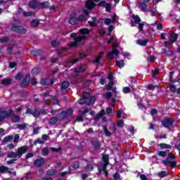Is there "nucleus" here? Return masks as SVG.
Returning a JSON list of instances; mask_svg holds the SVG:
<instances>
[{
	"label": "nucleus",
	"mask_w": 180,
	"mask_h": 180,
	"mask_svg": "<svg viewBox=\"0 0 180 180\" xmlns=\"http://www.w3.org/2000/svg\"><path fill=\"white\" fill-rule=\"evenodd\" d=\"M82 13L78 18H77V13L75 12L72 13L70 15V18L69 19V23L70 25H77L78 22H82L84 20H86L88 19V15H89V12L88 10L83 9L82 10Z\"/></svg>",
	"instance_id": "obj_1"
},
{
	"label": "nucleus",
	"mask_w": 180,
	"mask_h": 180,
	"mask_svg": "<svg viewBox=\"0 0 180 180\" xmlns=\"http://www.w3.org/2000/svg\"><path fill=\"white\" fill-rule=\"evenodd\" d=\"M80 35L79 37H77L76 33H72L70 34L71 37H73L75 39V41L73 42H71L70 44V47H75L81 40H84V39L86 38V35L89 33V30L86 28H83L79 30Z\"/></svg>",
	"instance_id": "obj_2"
},
{
	"label": "nucleus",
	"mask_w": 180,
	"mask_h": 180,
	"mask_svg": "<svg viewBox=\"0 0 180 180\" xmlns=\"http://www.w3.org/2000/svg\"><path fill=\"white\" fill-rule=\"evenodd\" d=\"M103 164L98 167V172L101 174L102 171L104 172L105 176H108V171L106 167L109 165V155H103Z\"/></svg>",
	"instance_id": "obj_3"
},
{
	"label": "nucleus",
	"mask_w": 180,
	"mask_h": 180,
	"mask_svg": "<svg viewBox=\"0 0 180 180\" xmlns=\"http://www.w3.org/2000/svg\"><path fill=\"white\" fill-rule=\"evenodd\" d=\"M82 96H83V98H80L78 101L79 105H84V103H88V101L91 97V94L88 92H84Z\"/></svg>",
	"instance_id": "obj_4"
},
{
	"label": "nucleus",
	"mask_w": 180,
	"mask_h": 180,
	"mask_svg": "<svg viewBox=\"0 0 180 180\" xmlns=\"http://www.w3.org/2000/svg\"><path fill=\"white\" fill-rule=\"evenodd\" d=\"M117 47H119V44L115 43L112 45V52L108 54V58L112 59L115 57V56H117V54H119V51L116 49Z\"/></svg>",
	"instance_id": "obj_5"
},
{
	"label": "nucleus",
	"mask_w": 180,
	"mask_h": 180,
	"mask_svg": "<svg viewBox=\"0 0 180 180\" xmlns=\"http://www.w3.org/2000/svg\"><path fill=\"white\" fill-rule=\"evenodd\" d=\"M29 82H30L32 85H34V84H37L36 79L32 78L30 80V75H28L26 76L25 80L21 83L20 86L23 87L25 86V85H27V84H29Z\"/></svg>",
	"instance_id": "obj_6"
},
{
	"label": "nucleus",
	"mask_w": 180,
	"mask_h": 180,
	"mask_svg": "<svg viewBox=\"0 0 180 180\" xmlns=\"http://www.w3.org/2000/svg\"><path fill=\"white\" fill-rule=\"evenodd\" d=\"M162 124L164 126V127H166L167 129H169V130L171 129L172 126L174 124V120L171 118H168L162 122Z\"/></svg>",
	"instance_id": "obj_7"
},
{
	"label": "nucleus",
	"mask_w": 180,
	"mask_h": 180,
	"mask_svg": "<svg viewBox=\"0 0 180 180\" xmlns=\"http://www.w3.org/2000/svg\"><path fill=\"white\" fill-rule=\"evenodd\" d=\"M27 150H29V146H20L17 150V154H18L19 158L23 155V154H25V153L27 152Z\"/></svg>",
	"instance_id": "obj_8"
},
{
	"label": "nucleus",
	"mask_w": 180,
	"mask_h": 180,
	"mask_svg": "<svg viewBox=\"0 0 180 180\" xmlns=\"http://www.w3.org/2000/svg\"><path fill=\"white\" fill-rule=\"evenodd\" d=\"M72 115V109H69L66 111H63L59 115L58 118L63 120L67 117V116H71Z\"/></svg>",
	"instance_id": "obj_9"
},
{
	"label": "nucleus",
	"mask_w": 180,
	"mask_h": 180,
	"mask_svg": "<svg viewBox=\"0 0 180 180\" xmlns=\"http://www.w3.org/2000/svg\"><path fill=\"white\" fill-rule=\"evenodd\" d=\"M162 164L166 166L170 165V167H172L173 168L176 167V162L175 160H172L171 159H166L162 160Z\"/></svg>",
	"instance_id": "obj_10"
},
{
	"label": "nucleus",
	"mask_w": 180,
	"mask_h": 180,
	"mask_svg": "<svg viewBox=\"0 0 180 180\" xmlns=\"http://www.w3.org/2000/svg\"><path fill=\"white\" fill-rule=\"evenodd\" d=\"M98 6H104V8H105L106 12H110V10L112 9V4L106 3L105 1H103L98 3Z\"/></svg>",
	"instance_id": "obj_11"
},
{
	"label": "nucleus",
	"mask_w": 180,
	"mask_h": 180,
	"mask_svg": "<svg viewBox=\"0 0 180 180\" xmlns=\"http://www.w3.org/2000/svg\"><path fill=\"white\" fill-rule=\"evenodd\" d=\"M93 1L94 2H99V1L101 0H93ZM94 1H92V0H87L86 1V8L87 9H92L93 8H95V6H96V4H95Z\"/></svg>",
	"instance_id": "obj_12"
},
{
	"label": "nucleus",
	"mask_w": 180,
	"mask_h": 180,
	"mask_svg": "<svg viewBox=\"0 0 180 180\" xmlns=\"http://www.w3.org/2000/svg\"><path fill=\"white\" fill-rule=\"evenodd\" d=\"M12 113H13V110H11L9 111V112H6V111H3L1 112L0 115V122H2L4 120V119H6V117H9V116H11V115H12Z\"/></svg>",
	"instance_id": "obj_13"
},
{
	"label": "nucleus",
	"mask_w": 180,
	"mask_h": 180,
	"mask_svg": "<svg viewBox=\"0 0 180 180\" xmlns=\"http://www.w3.org/2000/svg\"><path fill=\"white\" fill-rule=\"evenodd\" d=\"M11 30L13 32H17L18 33H26V30H25V28L21 26H13L11 27Z\"/></svg>",
	"instance_id": "obj_14"
},
{
	"label": "nucleus",
	"mask_w": 180,
	"mask_h": 180,
	"mask_svg": "<svg viewBox=\"0 0 180 180\" xmlns=\"http://www.w3.org/2000/svg\"><path fill=\"white\" fill-rule=\"evenodd\" d=\"M41 85H52L54 82L50 79H43L41 80Z\"/></svg>",
	"instance_id": "obj_15"
},
{
	"label": "nucleus",
	"mask_w": 180,
	"mask_h": 180,
	"mask_svg": "<svg viewBox=\"0 0 180 180\" xmlns=\"http://www.w3.org/2000/svg\"><path fill=\"white\" fill-rule=\"evenodd\" d=\"M43 164H44V158H43L37 159L34 161L35 167H41V165H43Z\"/></svg>",
	"instance_id": "obj_16"
},
{
	"label": "nucleus",
	"mask_w": 180,
	"mask_h": 180,
	"mask_svg": "<svg viewBox=\"0 0 180 180\" xmlns=\"http://www.w3.org/2000/svg\"><path fill=\"white\" fill-rule=\"evenodd\" d=\"M169 39L170 41H172V43H174V41H176V39H178V34L175 33L169 34Z\"/></svg>",
	"instance_id": "obj_17"
},
{
	"label": "nucleus",
	"mask_w": 180,
	"mask_h": 180,
	"mask_svg": "<svg viewBox=\"0 0 180 180\" xmlns=\"http://www.w3.org/2000/svg\"><path fill=\"white\" fill-rule=\"evenodd\" d=\"M137 5L139 6V9L143 11L147 9V4L145 2H137Z\"/></svg>",
	"instance_id": "obj_18"
},
{
	"label": "nucleus",
	"mask_w": 180,
	"mask_h": 180,
	"mask_svg": "<svg viewBox=\"0 0 180 180\" xmlns=\"http://www.w3.org/2000/svg\"><path fill=\"white\" fill-rule=\"evenodd\" d=\"M30 8H32V9H36L37 8H40V3L37 1H31L30 3Z\"/></svg>",
	"instance_id": "obj_19"
},
{
	"label": "nucleus",
	"mask_w": 180,
	"mask_h": 180,
	"mask_svg": "<svg viewBox=\"0 0 180 180\" xmlns=\"http://www.w3.org/2000/svg\"><path fill=\"white\" fill-rule=\"evenodd\" d=\"M26 113H28L29 115H33L34 117H39V115H40L39 111H35L33 112V111L29 108L27 110Z\"/></svg>",
	"instance_id": "obj_20"
},
{
	"label": "nucleus",
	"mask_w": 180,
	"mask_h": 180,
	"mask_svg": "<svg viewBox=\"0 0 180 180\" xmlns=\"http://www.w3.org/2000/svg\"><path fill=\"white\" fill-rule=\"evenodd\" d=\"M111 105L112 107H108L105 110L107 115H110V113H112V111L113 110V106H115V98H112Z\"/></svg>",
	"instance_id": "obj_21"
},
{
	"label": "nucleus",
	"mask_w": 180,
	"mask_h": 180,
	"mask_svg": "<svg viewBox=\"0 0 180 180\" xmlns=\"http://www.w3.org/2000/svg\"><path fill=\"white\" fill-rule=\"evenodd\" d=\"M147 43H148V39H138L137 44L139 46H146Z\"/></svg>",
	"instance_id": "obj_22"
},
{
	"label": "nucleus",
	"mask_w": 180,
	"mask_h": 180,
	"mask_svg": "<svg viewBox=\"0 0 180 180\" xmlns=\"http://www.w3.org/2000/svg\"><path fill=\"white\" fill-rule=\"evenodd\" d=\"M86 69V65L80 66L75 69V72H84V71H85Z\"/></svg>",
	"instance_id": "obj_23"
},
{
	"label": "nucleus",
	"mask_w": 180,
	"mask_h": 180,
	"mask_svg": "<svg viewBox=\"0 0 180 180\" xmlns=\"http://www.w3.org/2000/svg\"><path fill=\"white\" fill-rule=\"evenodd\" d=\"M47 175H56V174H57V171L56 170V169H50L46 172Z\"/></svg>",
	"instance_id": "obj_24"
},
{
	"label": "nucleus",
	"mask_w": 180,
	"mask_h": 180,
	"mask_svg": "<svg viewBox=\"0 0 180 180\" xmlns=\"http://www.w3.org/2000/svg\"><path fill=\"white\" fill-rule=\"evenodd\" d=\"M8 158H17V157H19V155L18 153L11 152L8 155Z\"/></svg>",
	"instance_id": "obj_25"
},
{
	"label": "nucleus",
	"mask_w": 180,
	"mask_h": 180,
	"mask_svg": "<svg viewBox=\"0 0 180 180\" xmlns=\"http://www.w3.org/2000/svg\"><path fill=\"white\" fill-rule=\"evenodd\" d=\"M39 72H40V69L39 68H34L31 72L32 75H38Z\"/></svg>",
	"instance_id": "obj_26"
},
{
	"label": "nucleus",
	"mask_w": 180,
	"mask_h": 180,
	"mask_svg": "<svg viewBox=\"0 0 180 180\" xmlns=\"http://www.w3.org/2000/svg\"><path fill=\"white\" fill-rule=\"evenodd\" d=\"M68 86H70V82H63L62 83V91H65V89H67V88H68Z\"/></svg>",
	"instance_id": "obj_27"
},
{
	"label": "nucleus",
	"mask_w": 180,
	"mask_h": 180,
	"mask_svg": "<svg viewBox=\"0 0 180 180\" xmlns=\"http://www.w3.org/2000/svg\"><path fill=\"white\" fill-rule=\"evenodd\" d=\"M116 65H117L119 68H122V67H124V62L122 60H116Z\"/></svg>",
	"instance_id": "obj_28"
},
{
	"label": "nucleus",
	"mask_w": 180,
	"mask_h": 180,
	"mask_svg": "<svg viewBox=\"0 0 180 180\" xmlns=\"http://www.w3.org/2000/svg\"><path fill=\"white\" fill-rule=\"evenodd\" d=\"M159 146L160 147V148L164 149V148H172V146H171V145H168L167 143H160L159 145Z\"/></svg>",
	"instance_id": "obj_29"
},
{
	"label": "nucleus",
	"mask_w": 180,
	"mask_h": 180,
	"mask_svg": "<svg viewBox=\"0 0 180 180\" xmlns=\"http://www.w3.org/2000/svg\"><path fill=\"white\" fill-rule=\"evenodd\" d=\"M8 169H9L7 167H6V166L0 167V172L1 174H5V172H8Z\"/></svg>",
	"instance_id": "obj_30"
},
{
	"label": "nucleus",
	"mask_w": 180,
	"mask_h": 180,
	"mask_svg": "<svg viewBox=\"0 0 180 180\" xmlns=\"http://www.w3.org/2000/svg\"><path fill=\"white\" fill-rule=\"evenodd\" d=\"M167 175H168V174L165 171L160 172L158 174V176L160 178H165V176H167Z\"/></svg>",
	"instance_id": "obj_31"
},
{
	"label": "nucleus",
	"mask_w": 180,
	"mask_h": 180,
	"mask_svg": "<svg viewBox=\"0 0 180 180\" xmlns=\"http://www.w3.org/2000/svg\"><path fill=\"white\" fill-rule=\"evenodd\" d=\"M39 6H41V8H49V6H50V3L46 1L41 4H39Z\"/></svg>",
	"instance_id": "obj_32"
},
{
	"label": "nucleus",
	"mask_w": 180,
	"mask_h": 180,
	"mask_svg": "<svg viewBox=\"0 0 180 180\" xmlns=\"http://www.w3.org/2000/svg\"><path fill=\"white\" fill-rule=\"evenodd\" d=\"M31 26H32V27H37V26H39V20H32L31 22Z\"/></svg>",
	"instance_id": "obj_33"
},
{
	"label": "nucleus",
	"mask_w": 180,
	"mask_h": 180,
	"mask_svg": "<svg viewBox=\"0 0 180 180\" xmlns=\"http://www.w3.org/2000/svg\"><path fill=\"white\" fill-rule=\"evenodd\" d=\"M12 140H13V136L12 135L7 136L4 138L5 143H8V141H11Z\"/></svg>",
	"instance_id": "obj_34"
},
{
	"label": "nucleus",
	"mask_w": 180,
	"mask_h": 180,
	"mask_svg": "<svg viewBox=\"0 0 180 180\" xmlns=\"http://www.w3.org/2000/svg\"><path fill=\"white\" fill-rule=\"evenodd\" d=\"M20 120V118L18 115H13L12 117V122L14 123H17V122H19Z\"/></svg>",
	"instance_id": "obj_35"
},
{
	"label": "nucleus",
	"mask_w": 180,
	"mask_h": 180,
	"mask_svg": "<svg viewBox=\"0 0 180 180\" xmlns=\"http://www.w3.org/2000/svg\"><path fill=\"white\" fill-rule=\"evenodd\" d=\"M103 129H104L105 136H108V137H110V136H112V132L109 131V130L106 127H104Z\"/></svg>",
	"instance_id": "obj_36"
},
{
	"label": "nucleus",
	"mask_w": 180,
	"mask_h": 180,
	"mask_svg": "<svg viewBox=\"0 0 180 180\" xmlns=\"http://www.w3.org/2000/svg\"><path fill=\"white\" fill-rule=\"evenodd\" d=\"M93 20L92 21H89V25L91 26H96V18H92Z\"/></svg>",
	"instance_id": "obj_37"
},
{
	"label": "nucleus",
	"mask_w": 180,
	"mask_h": 180,
	"mask_svg": "<svg viewBox=\"0 0 180 180\" xmlns=\"http://www.w3.org/2000/svg\"><path fill=\"white\" fill-rule=\"evenodd\" d=\"M158 155L160 157H162L163 158H165V157H167V152L161 151V150L158 153Z\"/></svg>",
	"instance_id": "obj_38"
},
{
	"label": "nucleus",
	"mask_w": 180,
	"mask_h": 180,
	"mask_svg": "<svg viewBox=\"0 0 180 180\" xmlns=\"http://www.w3.org/2000/svg\"><path fill=\"white\" fill-rule=\"evenodd\" d=\"M102 56H103V52H101L99 55L96 58L95 63H99L101 58H102Z\"/></svg>",
	"instance_id": "obj_39"
},
{
	"label": "nucleus",
	"mask_w": 180,
	"mask_h": 180,
	"mask_svg": "<svg viewBox=\"0 0 180 180\" xmlns=\"http://www.w3.org/2000/svg\"><path fill=\"white\" fill-rule=\"evenodd\" d=\"M150 12H151L152 16H157V15H158V16H160V13H158V11H157V10H155V8L152 9L150 11Z\"/></svg>",
	"instance_id": "obj_40"
},
{
	"label": "nucleus",
	"mask_w": 180,
	"mask_h": 180,
	"mask_svg": "<svg viewBox=\"0 0 180 180\" xmlns=\"http://www.w3.org/2000/svg\"><path fill=\"white\" fill-rule=\"evenodd\" d=\"M105 110H102L96 117V119H99L100 117H102L105 115Z\"/></svg>",
	"instance_id": "obj_41"
},
{
	"label": "nucleus",
	"mask_w": 180,
	"mask_h": 180,
	"mask_svg": "<svg viewBox=\"0 0 180 180\" xmlns=\"http://www.w3.org/2000/svg\"><path fill=\"white\" fill-rule=\"evenodd\" d=\"M58 122V120L56 117H53L49 120L50 124H56Z\"/></svg>",
	"instance_id": "obj_42"
},
{
	"label": "nucleus",
	"mask_w": 180,
	"mask_h": 180,
	"mask_svg": "<svg viewBox=\"0 0 180 180\" xmlns=\"http://www.w3.org/2000/svg\"><path fill=\"white\" fill-rule=\"evenodd\" d=\"M11 79H4L2 81V84L3 85H9V84H11Z\"/></svg>",
	"instance_id": "obj_43"
},
{
	"label": "nucleus",
	"mask_w": 180,
	"mask_h": 180,
	"mask_svg": "<svg viewBox=\"0 0 180 180\" xmlns=\"http://www.w3.org/2000/svg\"><path fill=\"white\" fill-rule=\"evenodd\" d=\"M167 155H168V159L169 160H172L174 161L175 160V158H176L175 155L172 154V153H169L167 154Z\"/></svg>",
	"instance_id": "obj_44"
},
{
	"label": "nucleus",
	"mask_w": 180,
	"mask_h": 180,
	"mask_svg": "<svg viewBox=\"0 0 180 180\" xmlns=\"http://www.w3.org/2000/svg\"><path fill=\"white\" fill-rule=\"evenodd\" d=\"M19 139H20V136L19 134H15L13 139V143H19Z\"/></svg>",
	"instance_id": "obj_45"
},
{
	"label": "nucleus",
	"mask_w": 180,
	"mask_h": 180,
	"mask_svg": "<svg viewBox=\"0 0 180 180\" xmlns=\"http://www.w3.org/2000/svg\"><path fill=\"white\" fill-rule=\"evenodd\" d=\"M95 103V96H91L90 98L89 102L87 103L88 105H94Z\"/></svg>",
	"instance_id": "obj_46"
},
{
	"label": "nucleus",
	"mask_w": 180,
	"mask_h": 180,
	"mask_svg": "<svg viewBox=\"0 0 180 180\" xmlns=\"http://www.w3.org/2000/svg\"><path fill=\"white\" fill-rule=\"evenodd\" d=\"M132 19H134V22H141L140 17H139V15H133Z\"/></svg>",
	"instance_id": "obj_47"
},
{
	"label": "nucleus",
	"mask_w": 180,
	"mask_h": 180,
	"mask_svg": "<svg viewBox=\"0 0 180 180\" xmlns=\"http://www.w3.org/2000/svg\"><path fill=\"white\" fill-rule=\"evenodd\" d=\"M72 167L74 169H78V168H79V163L78 162H76L75 163L72 164Z\"/></svg>",
	"instance_id": "obj_48"
},
{
	"label": "nucleus",
	"mask_w": 180,
	"mask_h": 180,
	"mask_svg": "<svg viewBox=\"0 0 180 180\" xmlns=\"http://www.w3.org/2000/svg\"><path fill=\"white\" fill-rule=\"evenodd\" d=\"M42 155H44V156L49 155V149L47 148H44L42 150Z\"/></svg>",
	"instance_id": "obj_49"
},
{
	"label": "nucleus",
	"mask_w": 180,
	"mask_h": 180,
	"mask_svg": "<svg viewBox=\"0 0 180 180\" xmlns=\"http://www.w3.org/2000/svg\"><path fill=\"white\" fill-rule=\"evenodd\" d=\"M112 86H113V82H110L108 83V84L107 85V86H106V90L107 91H110V89H112Z\"/></svg>",
	"instance_id": "obj_50"
},
{
	"label": "nucleus",
	"mask_w": 180,
	"mask_h": 180,
	"mask_svg": "<svg viewBox=\"0 0 180 180\" xmlns=\"http://www.w3.org/2000/svg\"><path fill=\"white\" fill-rule=\"evenodd\" d=\"M122 91L124 92V94H130V88H129V87H124L122 89Z\"/></svg>",
	"instance_id": "obj_51"
},
{
	"label": "nucleus",
	"mask_w": 180,
	"mask_h": 180,
	"mask_svg": "<svg viewBox=\"0 0 180 180\" xmlns=\"http://www.w3.org/2000/svg\"><path fill=\"white\" fill-rule=\"evenodd\" d=\"M93 169H94V166L92 165H89L86 167V170L88 172L93 171Z\"/></svg>",
	"instance_id": "obj_52"
},
{
	"label": "nucleus",
	"mask_w": 180,
	"mask_h": 180,
	"mask_svg": "<svg viewBox=\"0 0 180 180\" xmlns=\"http://www.w3.org/2000/svg\"><path fill=\"white\" fill-rule=\"evenodd\" d=\"M18 129H20V130H25V129H26V125L25 124H18Z\"/></svg>",
	"instance_id": "obj_53"
},
{
	"label": "nucleus",
	"mask_w": 180,
	"mask_h": 180,
	"mask_svg": "<svg viewBox=\"0 0 180 180\" xmlns=\"http://www.w3.org/2000/svg\"><path fill=\"white\" fill-rule=\"evenodd\" d=\"M70 174H71L70 171L63 172L60 173V176H66V175H70Z\"/></svg>",
	"instance_id": "obj_54"
},
{
	"label": "nucleus",
	"mask_w": 180,
	"mask_h": 180,
	"mask_svg": "<svg viewBox=\"0 0 180 180\" xmlns=\"http://www.w3.org/2000/svg\"><path fill=\"white\" fill-rule=\"evenodd\" d=\"M8 40H9V39L7 37H3L0 39V43H5L8 41Z\"/></svg>",
	"instance_id": "obj_55"
},
{
	"label": "nucleus",
	"mask_w": 180,
	"mask_h": 180,
	"mask_svg": "<svg viewBox=\"0 0 180 180\" xmlns=\"http://www.w3.org/2000/svg\"><path fill=\"white\" fill-rule=\"evenodd\" d=\"M104 23L105 25H110V23H112V20L110 18H105Z\"/></svg>",
	"instance_id": "obj_56"
},
{
	"label": "nucleus",
	"mask_w": 180,
	"mask_h": 180,
	"mask_svg": "<svg viewBox=\"0 0 180 180\" xmlns=\"http://www.w3.org/2000/svg\"><path fill=\"white\" fill-rule=\"evenodd\" d=\"M117 126L118 127H124V123L122 121H119L117 123Z\"/></svg>",
	"instance_id": "obj_57"
},
{
	"label": "nucleus",
	"mask_w": 180,
	"mask_h": 180,
	"mask_svg": "<svg viewBox=\"0 0 180 180\" xmlns=\"http://www.w3.org/2000/svg\"><path fill=\"white\" fill-rule=\"evenodd\" d=\"M170 91H171V92H176V87L175 86V85L172 84V85L170 86Z\"/></svg>",
	"instance_id": "obj_58"
},
{
	"label": "nucleus",
	"mask_w": 180,
	"mask_h": 180,
	"mask_svg": "<svg viewBox=\"0 0 180 180\" xmlns=\"http://www.w3.org/2000/svg\"><path fill=\"white\" fill-rule=\"evenodd\" d=\"M60 44V42L54 40V41H51V45L53 46V47H56V46H58Z\"/></svg>",
	"instance_id": "obj_59"
},
{
	"label": "nucleus",
	"mask_w": 180,
	"mask_h": 180,
	"mask_svg": "<svg viewBox=\"0 0 180 180\" xmlns=\"http://www.w3.org/2000/svg\"><path fill=\"white\" fill-rule=\"evenodd\" d=\"M22 77H23V75H22V73H18L15 76V79H21Z\"/></svg>",
	"instance_id": "obj_60"
},
{
	"label": "nucleus",
	"mask_w": 180,
	"mask_h": 180,
	"mask_svg": "<svg viewBox=\"0 0 180 180\" xmlns=\"http://www.w3.org/2000/svg\"><path fill=\"white\" fill-rule=\"evenodd\" d=\"M157 139H167V135L165 134H162L159 136H157Z\"/></svg>",
	"instance_id": "obj_61"
},
{
	"label": "nucleus",
	"mask_w": 180,
	"mask_h": 180,
	"mask_svg": "<svg viewBox=\"0 0 180 180\" xmlns=\"http://www.w3.org/2000/svg\"><path fill=\"white\" fill-rule=\"evenodd\" d=\"M25 16H32V15H33V12L32 11H28L26 13H24Z\"/></svg>",
	"instance_id": "obj_62"
},
{
	"label": "nucleus",
	"mask_w": 180,
	"mask_h": 180,
	"mask_svg": "<svg viewBox=\"0 0 180 180\" xmlns=\"http://www.w3.org/2000/svg\"><path fill=\"white\" fill-rule=\"evenodd\" d=\"M150 115H152L153 116H155V115H157V110L153 109L150 112Z\"/></svg>",
	"instance_id": "obj_63"
},
{
	"label": "nucleus",
	"mask_w": 180,
	"mask_h": 180,
	"mask_svg": "<svg viewBox=\"0 0 180 180\" xmlns=\"http://www.w3.org/2000/svg\"><path fill=\"white\" fill-rule=\"evenodd\" d=\"M140 179H141V180H147V176L145 174H141L140 176Z\"/></svg>",
	"instance_id": "obj_64"
}]
</instances>
